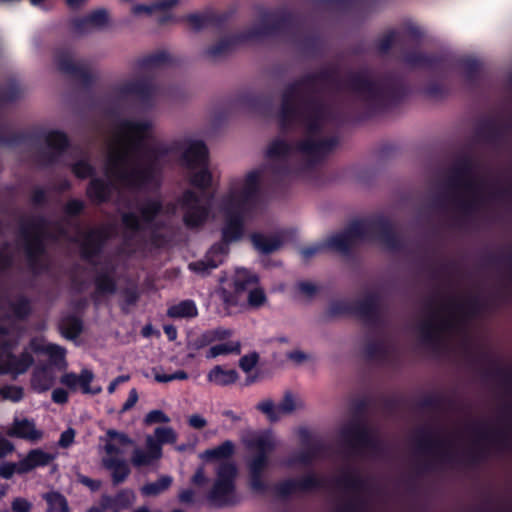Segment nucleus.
<instances>
[{"mask_svg": "<svg viewBox=\"0 0 512 512\" xmlns=\"http://www.w3.org/2000/svg\"><path fill=\"white\" fill-rule=\"evenodd\" d=\"M49 151L39 153V163L51 167L58 163L59 158L69 149L71 143L67 134L61 130H49L42 134Z\"/></svg>", "mask_w": 512, "mask_h": 512, "instance_id": "obj_16", "label": "nucleus"}, {"mask_svg": "<svg viewBox=\"0 0 512 512\" xmlns=\"http://www.w3.org/2000/svg\"><path fill=\"white\" fill-rule=\"evenodd\" d=\"M198 315V309L193 300H182L178 304L167 309V316L170 318H193Z\"/></svg>", "mask_w": 512, "mask_h": 512, "instance_id": "obj_49", "label": "nucleus"}, {"mask_svg": "<svg viewBox=\"0 0 512 512\" xmlns=\"http://www.w3.org/2000/svg\"><path fill=\"white\" fill-rule=\"evenodd\" d=\"M178 203L184 210L182 221L186 228L198 229L206 223L210 207L201 204V198L196 192L190 189L185 190Z\"/></svg>", "mask_w": 512, "mask_h": 512, "instance_id": "obj_13", "label": "nucleus"}, {"mask_svg": "<svg viewBox=\"0 0 512 512\" xmlns=\"http://www.w3.org/2000/svg\"><path fill=\"white\" fill-rule=\"evenodd\" d=\"M30 348L34 353L37 354H46L49 357L50 364L63 369L66 368V350L65 348L57 345V344H41L38 343L35 339L30 341Z\"/></svg>", "mask_w": 512, "mask_h": 512, "instance_id": "obj_32", "label": "nucleus"}, {"mask_svg": "<svg viewBox=\"0 0 512 512\" xmlns=\"http://www.w3.org/2000/svg\"><path fill=\"white\" fill-rule=\"evenodd\" d=\"M367 409L366 398L357 399L352 403L353 419L340 430V437L347 446L355 451L359 448H368L378 453L382 450L381 442L363 421Z\"/></svg>", "mask_w": 512, "mask_h": 512, "instance_id": "obj_6", "label": "nucleus"}, {"mask_svg": "<svg viewBox=\"0 0 512 512\" xmlns=\"http://www.w3.org/2000/svg\"><path fill=\"white\" fill-rule=\"evenodd\" d=\"M234 452L235 444L231 440H226L217 447L205 450L201 457L208 462L226 460L232 457Z\"/></svg>", "mask_w": 512, "mask_h": 512, "instance_id": "obj_46", "label": "nucleus"}, {"mask_svg": "<svg viewBox=\"0 0 512 512\" xmlns=\"http://www.w3.org/2000/svg\"><path fill=\"white\" fill-rule=\"evenodd\" d=\"M257 283V275L247 269H238L233 279V287L236 293L249 292Z\"/></svg>", "mask_w": 512, "mask_h": 512, "instance_id": "obj_48", "label": "nucleus"}, {"mask_svg": "<svg viewBox=\"0 0 512 512\" xmlns=\"http://www.w3.org/2000/svg\"><path fill=\"white\" fill-rule=\"evenodd\" d=\"M44 499L48 506L46 512H70L68 501L60 492H48L44 495Z\"/></svg>", "mask_w": 512, "mask_h": 512, "instance_id": "obj_56", "label": "nucleus"}, {"mask_svg": "<svg viewBox=\"0 0 512 512\" xmlns=\"http://www.w3.org/2000/svg\"><path fill=\"white\" fill-rule=\"evenodd\" d=\"M403 61L414 68L439 70L444 64L445 57L438 54H428L420 51H407L403 55Z\"/></svg>", "mask_w": 512, "mask_h": 512, "instance_id": "obj_29", "label": "nucleus"}, {"mask_svg": "<svg viewBox=\"0 0 512 512\" xmlns=\"http://www.w3.org/2000/svg\"><path fill=\"white\" fill-rule=\"evenodd\" d=\"M10 437L38 441L42 437V432L37 430L32 420L15 419L12 427L8 430Z\"/></svg>", "mask_w": 512, "mask_h": 512, "instance_id": "obj_35", "label": "nucleus"}, {"mask_svg": "<svg viewBox=\"0 0 512 512\" xmlns=\"http://www.w3.org/2000/svg\"><path fill=\"white\" fill-rule=\"evenodd\" d=\"M13 316L18 320H26L32 313L31 302L26 296H20L10 304Z\"/></svg>", "mask_w": 512, "mask_h": 512, "instance_id": "obj_60", "label": "nucleus"}, {"mask_svg": "<svg viewBox=\"0 0 512 512\" xmlns=\"http://www.w3.org/2000/svg\"><path fill=\"white\" fill-rule=\"evenodd\" d=\"M338 487H343L353 491H363L366 489V480L355 473H347L335 481Z\"/></svg>", "mask_w": 512, "mask_h": 512, "instance_id": "obj_55", "label": "nucleus"}, {"mask_svg": "<svg viewBox=\"0 0 512 512\" xmlns=\"http://www.w3.org/2000/svg\"><path fill=\"white\" fill-rule=\"evenodd\" d=\"M458 67L462 70L465 81L472 87L478 85L481 63L474 58L466 57L458 60Z\"/></svg>", "mask_w": 512, "mask_h": 512, "instance_id": "obj_43", "label": "nucleus"}, {"mask_svg": "<svg viewBox=\"0 0 512 512\" xmlns=\"http://www.w3.org/2000/svg\"><path fill=\"white\" fill-rule=\"evenodd\" d=\"M246 30L232 36H227L220 39L214 45L208 47L205 51L206 55L210 58H217L231 52L237 45L251 41L250 38L245 36Z\"/></svg>", "mask_w": 512, "mask_h": 512, "instance_id": "obj_31", "label": "nucleus"}, {"mask_svg": "<svg viewBox=\"0 0 512 512\" xmlns=\"http://www.w3.org/2000/svg\"><path fill=\"white\" fill-rule=\"evenodd\" d=\"M55 456L40 448L31 449L27 455L19 461L20 471L25 474L31 472L37 467L49 465Z\"/></svg>", "mask_w": 512, "mask_h": 512, "instance_id": "obj_33", "label": "nucleus"}, {"mask_svg": "<svg viewBox=\"0 0 512 512\" xmlns=\"http://www.w3.org/2000/svg\"><path fill=\"white\" fill-rule=\"evenodd\" d=\"M422 93L430 99L441 100L448 96L449 88L443 83L431 81L425 85Z\"/></svg>", "mask_w": 512, "mask_h": 512, "instance_id": "obj_63", "label": "nucleus"}, {"mask_svg": "<svg viewBox=\"0 0 512 512\" xmlns=\"http://www.w3.org/2000/svg\"><path fill=\"white\" fill-rule=\"evenodd\" d=\"M305 447V450L289 457L285 461V465L288 467L295 466L296 464L309 466L312 464L313 460L325 450V445L321 441H315L313 444Z\"/></svg>", "mask_w": 512, "mask_h": 512, "instance_id": "obj_36", "label": "nucleus"}, {"mask_svg": "<svg viewBox=\"0 0 512 512\" xmlns=\"http://www.w3.org/2000/svg\"><path fill=\"white\" fill-rule=\"evenodd\" d=\"M106 240L107 236L102 229L89 230L80 245L81 259L89 264L96 265L95 258L102 253Z\"/></svg>", "mask_w": 512, "mask_h": 512, "instance_id": "obj_22", "label": "nucleus"}, {"mask_svg": "<svg viewBox=\"0 0 512 512\" xmlns=\"http://www.w3.org/2000/svg\"><path fill=\"white\" fill-rule=\"evenodd\" d=\"M216 476L217 481L235 484V478L237 476L235 463L229 461L221 462L217 467Z\"/></svg>", "mask_w": 512, "mask_h": 512, "instance_id": "obj_61", "label": "nucleus"}, {"mask_svg": "<svg viewBox=\"0 0 512 512\" xmlns=\"http://www.w3.org/2000/svg\"><path fill=\"white\" fill-rule=\"evenodd\" d=\"M234 11L228 10L217 12L214 9H206L201 13H191L185 17V20L195 31H200L206 27H215L221 29L232 18Z\"/></svg>", "mask_w": 512, "mask_h": 512, "instance_id": "obj_20", "label": "nucleus"}, {"mask_svg": "<svg viewBox=\"0 0 512 512\" xmlns=\"http://www.w3.org/2000/svg\"><path fill=\"white\" fill-rule=\"evenodd\" d=\"M328 318H335L342 315H352V303L345 300L330 302L326 312Z\"/></svg>", "mask_w": 512, "mask_h": 512, "instance_id": "obj_64", "label": "nucleus"}, {"mask_svg": "<svg viewBox=\"0 0 512 512\" xmlns=\"http://www.w3.org/2000/svg\"><path fill=\"white\" fill-rule=\"evenodd\" d=\"M293 151H296L295 144L279 138L273 140L267 148L266 156L270 159H278L268 167L271 188L274 192L284 191L294 173L288 163V158Z\"/></svg>", "mask_w": 512, "mask_h": 512, "instance_id": "obj_8", "label": "nucleus"}, {"mask_svg": "<svg viewBox=\"0 0 512 512\" xmlns=\"http://www.w3.org/2000/svg\"><path fill=\"white\" fill-rule=\"evenodd\" d=\"M182 160L188 169L209 164V151L202 140H191L182 153Z\"/></svg>", "mask_w": 512, "mask_h": 512, "instance_id": "obj_27", "label": "nucleus"}, {"mask_svg": "<svg viewBox=\"0 0 512 512\" xmlns=\"http://www.w3.org/2000/svg\"><path fill=\"white\" fill-rule=\"evenodd\" d=\"M163 456V450L152 442V436L146 438V449L135 448L131 455V463L136 468L146 467L159 461Z\"/></svg>", "mask_w": 512, "mask_h": 512, "instance_id": "obj_30", "label": "nucleus"}, {"mask_svg": "<svg viewBox=\"0 0 512 512\" xmlns=\"http://www.w3.org/2000/svg\"><path fill=\"white\" fill-rule=\"evenodd\" d=\"M31 138V135L26 132H6L0 129V146L16 147L25 144Z\"/></svg>", "mask_w": 512, "mask_h": 512, "instance_id": "obj_57", "label": "nucleus"}, {"mask_svg": "<svg viewBox=\"0 0 512 512\" xmlns=\"http://www.w3.org/2000/svg\"><path fill=\"white\" fill-rule=\"evenodd\" d=\"M505 130L506 127L498 125L493 119H488L477 127L475 134L479 139L494 143L503 138Z\"/></svg>", "mask_w": 512, "mask_h": 512, "instance_id": "obj_40", "label": "nucleus"}, {"mask_svg": "<svg viewBox=\"0 0 512 512\" xmlns=\"http://www.w3.org/2000/svg\"><path fill=\"white\" fill-rule=\"evenodd\" d=\"M177 441V434L171 427H157L154 430V437L152 436V442L157 445L159 449H162L164 444H174Z\"/></svg>", "mask_w": 512, "mask_h": 512, "instance_id": "obj_59", "label": "nucleus"}, {"mask_svg": "<svg viewBox=\"0 0 512 512\" xmlns=\"http://www.w3.org/2000/svg\"><path fill=\"white\" fill-rule=\"evenodd\" d=\"M352 315L360 318L370 328L378 327L381 324L380 295L371 292L352 303Z\"/></svg>", "mask_w": 512, "mask_h": 512, "instance_id": "obj_18", "label": "nucleus"}, {"mask_svg": "<svg viewBox=\"0 0 512 512\" xmlns=\"http://www.w3.org/2000/svg\"><path fill=\"white\" fill-rule=\"evenodd\" d=\"M344 231L354 242L360 240H378L390 251H402L404 239L395 231L392 222L384 216H375L364 220L352 221Z\"/></svg>", "mask_w": 512, "mask_h": 512, "instance_id": "obj_4", "label": "nucleus"}, {"mask_svg": "<svg viewBox=\"0 0 512 512\" xmlns=\"http://www.w3.org/2000/svg\"><path fill=\"white\" fill-rule=\"evenodd\" d=\"M178 4V0H160L151 5L137 4L132 8V12L135 15L140 14H152L155 11H167L175 7Z\"/></svg>", "mask_w": 512, "mask_h": 512, "instance_id": "obj_52", "label": "nucleus"}, {"mask_svg": "<svg viewBox=\"0 0 512 512\" xmlns=\"http://www.w3.org/2000/svg\"><path fill=\"white\" fill-rule=\"evenodd\" d=\"M326 481L315 473H308L298 479H286L274 486V491L280 498L286 499L296 492H311L324 488Z\"/></svg>", "mask_w": 512, "mask_h": 512, "instance_id": "obj_17", "label": "nucleus"}, {"mask_svg": "<svg viewBox=\"0 0 512 512\" xmlns=\"http://www.w3.org/2000/svg\"><path fill=\"white\" fill-rule=\"evenodd\" d=\"M293 23L294 16L289 11L283 10L280 13L266 11L262 14L261 23L256 27L247 29L245 36L252 41L265 36L275 35L292 27Z\"/></svg>", "mask_w": 512, "mask_h": 512, "instance_id": "obj_14", "label": "nucleus"}, {"mask_svg": "<svg viewBox=\"0 0 512 512\" xmlns=\"http://www.w3.org/2000/svg\"><path fill=\"white\" fill-rule=\"evenodd\" d=\"M339 138L331 136L316 139L305 137L295 143V149L306 157L304 170H311L320 164L338 146Z\"/></svg>", "mask_w": 512, "mask_h": 512, "instance_id": "obj_10", "label": "nucleus"}, {"mask_svg": "<svg viewBox=\"0 0 512 512\" xmlns=\"http://www.w3.org/2000/svg\"><path fill=\"white\" fill-rule=\"evenodd\" d=\"M249 450H255V454H263L269 458L270 453L275 449V442L269 432L256 435L246 442Z\"/></svg>", "mask_w": 512, "mask_h": 512, "instance_id": "obj_44", "label": "nucleus"}, {"mask_svg": "<svg viewBox=\"0 0 512 512\" xmlns=\"http://www.w3.org/2000/svg\"><path fill=\"white\" fill-rule=\"evenodd\" d=\"M449 307L465 316L475 317L487 307V302L481 300L478 296L469 297L461 303L456 302L453 298L450 301Z\"/></svg>", "mask_w": 512, "mask_h": 512, "instance_id": "obj_39", "label": "nucleus"}, {"mask_svg": "<svg viewBox=\"0 0 512 512\" xmlns=\"http://www.w3.org/2000/svg\"><path fill=\"white\" fill-rule=\"evenodd\" d=\"M171 63V57L166 51H157L137 60V66L141 70L160 68Z\"/></svg>", "mask_w": 512, "mask_h": 512, "instance_id": "obj_45", "label": "nucleus"}, {"mask_svg": "<svg viewBox=\"0 0 512 512\" xmlns=\"http://www.w3.org/2000/svg\"><path fill=\"white\" fill-rule=\"evenodd\" d=\"M103 466L111 472V480L114 486L125 482L131 473L128 463L117 457L104 458Z\"/></svg>", "mask_w": 512, "mask_h": 512, "instance_id": "obj_37", "label": "nucleus"}, {"mask_svg": "<svg viewBox=\"0 0 512 512\" xmlns=\"http://www.w3.org/2000/svg\"><path fill=\"white\" fill-rule=\"evenodd\" d=\"M475 170V162L470 156H463L457 160L451 168V174L447 179V185L451 189L464 188L472 194L470 199L455 198L456 207L464 217H471L480 207L481 198L476 194L478 183L472 177Z\"/></svg>", "mask_w": 512, "mask_h": 512, "instance_id": "obj_5", "label": "nucleus"}, {"mask_svg": "<svg viewBox=\"0 0 512 512\" xmlns=\"http://www.w3.org/2000/svg\"><path fill=\"white\" fill-rule=\"evenodd\" d=\"M73 56L74 52L70 47L57 49L55 51L54 60L58 70L80 82L84 88L91 89L95 82L93 74L86 65L75 62Z\"/></svg>", "mask_w": 512, "mask_h": 512, "instance_id": "obj_12", "label": "nucleus"}, {"mask_svg": "<svg viewBox=\"0 0 512 512\" xmlns=\"http://www.w3.org/2000/svg\"><path fill=\"white\" fill-rule=\"evenodd\" d=\"M293 112L284 113L283 94L279 111V128L282 133L293 130L296 126H304L306 137L315 138L323 130V121L328 113V106L323 97L291 96L288 99Z\"/></svg>", "mask_w": 512, "mask_h": 512, "instance_id": "obj_3", "label": "nucleus"}, {"mask_svg": "<svg viewBox=\"0 0 512 512\" xmlns=\"http://www.w3.org/2000/svg\"><path fill=\"white\" fill-rule=\"evenodd\" d=\"M450 442L443 438L434 437L429 429L422 428L418 430L416 437L417 449L423 453H430L436 456L440 463H460L456 455L447 449ZM488 452L485 447H477L469 451L463 462L468 466H477L487 459Z\"/></svg>", "mask_w": 512, "mask_h": 512, "instance_id": "obj_7", "label": "nucleus"}, {"mask_svg": "<svg viewBox=\"0 0 512 512\" xmlns=\"http://www.w3.org/2000/svg\"><path fill=\"white\" fill-rule=\"evenodd\" d=\"M59 328L63 337L75 340L83 331V321L80 317L69 314L61 319Z\"/></svg>", "mask_w": 512, "mask_h": 512, "instance_id": "obj_42", "label": "nucleus"}, {"mask_svg": "<svg viewBox=\"0 0 512 512\" xmlns=\"http://www.w3.org/2000/svg\"><path fill=\"white\" fill-rule=\"evenodd\" d=\"M113 190L111 181L95 176L88 182L85 193L91 203L102 205L111 201Z\"/></svg>", "mask_w": 512, "mask_h": 512, "instance_id": "obj_24", "label": "nucleus"}, {"mask_svg": "<svg viewBox=\"0 0 512 512\" xmlns=\"http://www.w3.org/2000/svg\"><path fill=\"white\" fill-rule=\"evenodd\" d=\"M106 436H107L108 441L105 444L104 449H105V452L109 455H117L121 452L120 448L113 443L114 441L118 442V444H120L122 446H126V445H129L132 443V440L129 438V436L127 434H125L123 432H119L114 429H109L106 432Z\"/></svg>", "mask_w": 512, "mask_h": 512, "instance_id": "obj_50", "label": "nucleus"}, {"mask_svg": "<svg viewBox=\"0 0 512 512\" xmlns=\"http://www.w3.org/2000/svg\"><path fill=\"white\" fill-rule=\"evenodd\" d=\"M155 87L148 78L127 81L114 88L115 94L120 99L128 96H136L143 102H149L154 95Z\"/></svg>", "mask_w": 512, "mask_h": 512, "instance_id": "obj_21", "label": "nucleus"}, {"mask_svg": "<svg viewBox=\"0 0 512 512\" xmlns=\"http://www.w3.org/2000/svg\"><path fill=\"white\" fill-rule=\"evenodd\" d=\"M221 210L223 213L221 237L225 242L232 244L241 241L245 236V219L251 210L225 199H222Z\"/></svg>", "mask_w": 512, "mask_h": 512, "instance_id": "obj_9", "label": "nucleus"}, {"mask_svg": "<svg viewBox=\"0 0 512 512\" xmlns=\"http://www.w3.org/2000/svg\"><path fill=\"white\" fill-rule=\"evenodd\" d=\"M150 129L151 124L148 121L122 119L117 125L119 134L127 138L130 151L135 153L143 152L147 158L145 165H136L128 170L123 167L128 162V153L126 151L110 155L108 163L113 169L114 176L123 187L130 191L146 190L156 182L157 176L160 173L158 161L166 151L147 145L146 138Z\"/></svg>", "mask_w": 512, "mask_h": 512, "instance_id": "obj_2", "label": "nucleus"}, {"mask_svg": "<svg viewBox=\"0 0 512 512\" xmlns=\"http://www.w3.org/2000/svg\"><path fill=\"white\" fill-rule=\"evenodd\" d=\"M239 378L235 369H224L221 365L214 366L207 374V380L217 386H229L234 384Z\"/></svg>", "mask_w": 512, "mask_h": 512, "instance_id": "obj_41", "label": "nucleus"}, {"mask_svg": "<svg viewBox=\"0 0 512 512\" xmlns=\"http://www.w3.org/2000/svg\"><path fill=\"white\" fill-rule=\"evenodd\" d=\"M71 171L78 179L85 180L96 176L95 167L86 159H81L71 165Z\"/></svg>", "mask_w": 512, "mask_h": 512, "instance_id": "obj_62", "label": "nucleus"}, {"mask_svg": "<svg viewBox=\"0 0 512 512\" xmlns=\"http://www.w3.org/2000/svg\"><path fill=\"white\" fill-rule=\"evenodd\" d=\"M55 383V377L48 365L35 367L31 375V387L37 393L48 391Z\"/></svg>", "mask_w": 512, "mask_h": 512, "instance_id": "obj_34", "label": "nucleus"}, {"mask_svg": "<svg viewBox=\"0 0 512 512\" xmlns=\"http://www.w3.org/2000/svg\"><path fill=\"white\" fill-rule=\"evenodd\" d=\"M220 264H222L221 259H212L206 254L204 259L189 263L188 268L198 275L207 276Z\"/></svg>", "mask_w": 512, "mask_h": 512, "instance_id": "obj_53", "label": "nucleus"}, {"mask_svg": "<svg viewBox=\"0 0 512 512\" xmlns=\"http://www.w3.org/2000/svg\"><path fill=\"white\" fill-rule=\"evenodd\" d=\"M250 239L254 248L264 255H269L277 251L283 244L279 236H265L259 232L252 233Z\"/></svg>", "mask_w": 512, "mask_h": 512, "instance_id": "obj_38", "label": "nucleus"}, {"mask_svg": "<svg viewBox=\"0 0 512 512\" xmlns=\"http://www.w3.org/2000/svg\"><path fill=\"white\" fill-rule=\"evenodd\" d=\"M199 171L191 175L190 183L192 186L205 190L210 187L212 182V174L208 168V164L198 166Z\"/></svg>", "mask_w": 512, "mask_h": 512, "instance_id": "obj_58", "label": "nucleus"}, {"mask_svg": "<svg viewBox=\"0 0 512 512\" xmlns=\"http://www.w3.org/2000/svg\"><path fill=\"white\" fill-rule=\"evenodd\" d=\"M114 272L115 268L108 264L96 272L93 279L95 286L94 299L98 296L114 295L117 292L118 285Z\"/></svg>", "mask_w": 512, "mask_h": 512, "instance_id": "obj_28", "label": "nucleus"}, {"mask_svg": "<svg viewBox=\"0 0 512 512\" xmlns=\"http://www.w3.org/2000/svg\"><path fill=\"white\" fill-rule=\"evenodd\" d=\"M436 316L437 314L433 312L431 315V319L423 322L419 326V332L422 343L432 348L433 350H438L441 346L440 332L452 327L451 321L446 319L441 320L438 324H436L432 320Z\"/></svg>", "mask_w": 512, "mask_h": 512, "instance_id": "obj_23", "label": "nucleus"}, {"mask_svg": "<svg viewBox=\"0 0 512 512\" xmlns=\"http://www.w3.org/2000/svg\"><path fill=\"white\" fill-rule=\"evenodd\" d=\"M239 105L247 108L252 112H262L265 108L270 107L269 98L255 93H244L238 98Z\"/></svg>", "mask_w": 512, "mask_h": 512, "instance_id": "obj_47", "label": "nucleus"}, {"mask_svg": "<svg viewBox=\"0 0 512 512\" xmlns=\"http://www.w3.org/2000/svg\"><path fill=\"white\" fill-rule=\"evenodd\" d=\"M260 172L252 170L247 173L244 185L240 191H233L226 195L223 199L233 201L234 204L253 210L260 196Z\"/></svg>", "mask_w": 512, "mask_h": 512, "instance_id": "obj_15", "label": "nucleus"}, {"mask_svg": "<svg viewBox=\"0 0 512 512\" xmlns=\"http://www.w3.org/2000/svg\"><path fill=\"white\" fill-rule=\"evenodd\" d=\"M472 431L479 440L487 441L499 449L512 447V438L505 429H487L486 424L477 423Z\"/></svg>", "mask_w": 512, "mask_h": 512, "instance_id": "obj_26", "label": "nucleus"}, {"mask_svg": "<svg viewBox=\"0 0 512 512\" xmlns=\"http://www.w3.org/2000/svg\"><path fill=\"white\" fill-rule=\"evenodd\" d=\"M327 245V250L332 249L335 251H339L342 253H348L353 245V241L351 238L347 235L345 231L337 233L331 237H329L325 241Z\"/></svg>", "mask_w": 512, "mask_h": 512, "instance_id": "obj_54", "label": "nucleus"}, {"mask_svg": "<svg viewBox=\"0 0 512 512\" xmlns=\"http://www.w3.org/2000/svg\"><path fill=\"white\" fill-rule=\"evenodd\" d=\"M137 209L140 216L130 211L121 215L122 225L135 233L154 225L156 218L163 212V202L160 198L147 197Z\"/></svg>", "mask_w": 512, "mask_h": 512, "instance_id": "obj_11", "label": "nucleus"}, {"mask_svg": "<svg viewBox=\"0 0 512 512\" xmlns=\"http://www.w3.org/2000/svg\"><path fill=\"white\" fill-rule=\"evenodd\" d=\"M348 90L362 100L373 116L399 105L409 94L404 77L396 71H387L376 79L371 78L367 67L350 71L345 80L339 77L337 68H323L318 72L306 73L289 83L283 90L284 113L293 112L288 104L291 96H319L325 91Z\"/></svg>", "mask_w": 512, "mask_h": 512, "instance_id": "obj_1", "label": "nucleus"}, {"mask_svg": "<svg viewBox=\"0 0 512 512\" xmlns=\"http://www.w3.org/2000/svg\"><path fill=\"white\" fill-rule=\"evenodd\" d=\"M235 491V484L215 480L206 497L215 507L232 506L237 503Z\"/></svg>", "mask_w": 512, "mask_h": 512, "instance_id": "obj_25", "label": "nucleus"}, {"mask_svg": "<svg viewBox=\"0 0 512 512\" xmlns=\"http://www.w3.org/2000/svg\"><path fill=\"white\" fill-rule=\"evenodd\" d=\"M20 233L25 241L24 251L29 268L38 274L46 269V266L41 261V257L46 253L44 238L39 234L31 235L27 226H20Z\"/></svg>", "mask_w": 512, "mask_h": 512, "instance_id": "obj_19", "label": "nucleus"}, {"mask_svg": "<svg viewBox=\"0 0 512 512\" xmlns=\"http://www.w3.org/2000/svg\"><path fill=\"white\" fill-rule=\"evenodd\" d=\"M173 478L169 475H162L156 481L144 484L141 493L144 496H157L168 490L172 485Z\"/></svg>", "mask_w": 512, "mask_h": 512, "instance_id": "obj_51", "label": "nucleus"}]
</instances>
